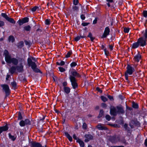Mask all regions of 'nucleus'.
<instances>
[{
    "label": "nucleus",
    "instance_id": "338daca9",
    "mask_svg": "<svg viewBox=\"0 0 147 147\" xmlns=\"http://www.w3.org/2000/svg\"><path fill=\"white\" fill-rule=\"evenodd\" d=\"M43 127H41L40 128L38 129V131L39 132L42 133L43 132Z\"/></svg>",
    "mask_w": 147,
    "mask_h": 147
},
{
    "label": "nucleus",
    "instance_id": "c756f323",
    "mask_svg": "<svg viewBox=\"0 0 147 147\" xmlns=\"http://www.w3.org/2000/svg\"><path fill=\"white\" fill-rule=\"evenodd\" d=\"M8 40L9 42H11L13 43L14 42L15 39L13 35H10L9 36Z\"/></svg>",
    "mask_w": 147,
    "mask_h": 147
},
{
    "label": "nucleus",
    "instance_id": "f704fd0d",
    "mask_svg": "<svg viewBox=\"0 0 147 147\" xmlns=\"http://www.w3.org/2000/svg\"><path fill=\"white\" fill-rule=\"evenodd\" d=\"M104 115V111L102 109H101L100 110L99 115L97 117L98 118H100L102 117Z\"/></svg>",
    "mask_w": 147,
    "mask_h": 147
},
{
    "label": "nucleus",
    "instance_id": "9b49d317",
    "mask_svg": "<svg viewBox=\"0 0 147 147\" xmlns=\"http://www.w3.org/2000/svg\"><path fill=\"white\" fill-rule=\"evenodd\" d=\"M1 16L5 18L7 20L13 24L16 23V21L13 18L9 17L6 13H1Z\"/></svg>",
    "mask_w": 147,
    "mask_h": 147
},
{
    "label": "nucleus",
    "instance_id": "9d476101",
    "mask_svg": "<svg viewBox=\"0 0 147 147\" xmlns=\"http://www.w3.org/2000/svg\"><path fill=\"white\" fill-rule=\"evenodd\" d=\"M29 146L30 147H47L46 144L44 146H42V144L38 142L34 141H29Z\"/></svg>",
    "mask_w": 147,
    "mask_h": 147
},
{
    "label": "nucleus",
    "instance_id": "423d86ee",
    "mask_svg": "<svg viewBox=\"0 0 147 147\" xmlns=\"http://www.w3.org/2000/svg\"><path fill=\"white\" fill-rule=\"evenodd\" d=\"M0 86L2 88L3 91L5 93V97H6L9 96L11 93V90L8 85L7 84H2L0 85Z\"/></svg>",
    "mask_w": 147,
    "mask_h": 147
},
{
    "label": "nucleus",
    "instance_id": "0eeeda50",
    "mask_svg": "<svg viewBox=\"0 0 147 147\" xmlns=\"http://www.w3.org/2000/svg\"><path fill=\"white\" fill-rule=\"evenodd\" d=\"M19 124L21 127H24L27 125H31V122L30 119L26 118L24 120H21L19 123Z\"/></svg>",
    "mask_w": 147,
    "mask_h": 147
},
{
    "label": "nucleus",
    "instance_id": "72a5a7b5",
    "mask_svg": "<svg viewBox=\"0 0 147 147\" xmlns=\"http://www.w3.org/2000/svg\"><path fill=\"white\" fill-rule=\"evenodd\" d=\"M72 54V50H70L68 51L65 56V57L68 58L70 57V55Z\"/></svg>",
    "mask_w": 147,
    "mask_h": 147
},
{
    "label": "nucleus",
    "instance_id": "052dcab7",
    "mask_svg": "<svg viewBox=\"0 0 147 147\" xmlns=\"http://www.w3.org/2000/svg\"><path fill=\"white\" fill-rule=\"evenodd\" d=\"M80 18L82 20H85L86 18L85 15L84 14H82L80 15Z\"/></svg>",
    "mask_w": 147,
    "mask_h": 147
},
{
    "label": "nucleus",
    "instance_id": "37998d69",
    "mask_svg": "<svg viewBox=\"0 0 147 147\" xmlns=\"http://www.w3.org/2000/svg\"><path fill=\"white\" fill-rule=\"evenodd\" d=\"M104 52L106 56H108L109 55V53L108 51L107 50L106 48H105L104 49Z\"/></svg>",
    "mask_w": 147,
    "mask_h": 147
},
{
    "label": "nucleus",
    "instance_id": "1a4fd4ad",
    "mask_svg": "<svg viewBox=\"0 0 147 147\" xmlns=\"http://www.w3.org/2000/svg\"><path fill=\"white\" fill-rule=\"evenodd\" d=\"M137 41L140 47H144L147 44L146 40L143 37L139 38L138 39Z\"/></svg>",
    "mask_w": 147,
    "mask_h": 147
},
{
    "label": "nucleus",
    "instance_id": "bf43d9fd",
    "mask_svg": "<svg viewBox=\"0 0 147 147\" xmlns=\"http://www.w3.org/2000/svg\"><path fill=\"white\" fill-rule=\"evenodd\" d=\"M126 109L129 111H131L133 110L132 108L128 107L126 104Z\"/></svg>",
    "mask_w": 147,
    "mask_h": 147
},
{
    "label": "nucleus",
    "instance_id": "c03bdc74",
    "mask_svg": "<svg viewBox=\"0 0 147 147\" xmlns=\"http://www.w3.org/2000/svg\"><path fill=\"white\" fill-rule=\"evenodd\" d=\"M59 71L61 72H63L65 71V69L63 67H58Z\"/></svg>",
    "mask_w": 147,
    "mask_h": 147
},
{
    "label": "nucleus",
    "instance_id": "412c9836",
    "mask_svg": "<svg viewBox=\"0 0 147 147\" xmlns=\"http://www.w3.org/2000/svg\"><path fill=\"white\" fill-rule=\"evenodd\" d=\"M16 70V66H12L10 68L9 71L11 74H13L15 73Z\"/></svg>",
    "mask_w": 147,
    "mask_h": 147
},
{
    "label": "nucleus",
    "instance_id": "6ab92c4d",
    "mask_svg": "<svg viewBox=\"0 0 147 147\" xmlns=\"http://www.w3.org/2000/svg\"><path fill=\"white\" fill-rule=\"evenodd\" d=\"M140 47L139 43L137 41L136 42H134L131 45V49H135Z\"/></svg>",
    "mask_w": 147,
    "mask_h": 147
},
{
    "label": "nucleus",
    "instance_id": "2eb2a0df",
    "mask_svg": "<svg viewBox=\"0 0 147 147\" xmlns=\"http://www.w3.org/2000/svg\"><path fill=\"white\" fill-rule=\"evenodd\" d=\"M102 125H103V124L100 123L98 124L96 126V127L99 130H108V128L106 127L103 126Z\"/></svg>",
    "mask_w": 147,
    "mask_h": 147
},
{
    "label": "nucleus",
    "instance_id": "f257e3e1",
    "mask_svg": "<svg viewBox=\"0 0 147 147\" xmlns=\"http://www.w3.org/2000/svg\"><path fill=\"white\" fill-rule=\"evenodd\" d=\"M5 56V60L7 63L9 64L12 63L14 65L16 66V69L20 72H22L24 71V66L22 63L20 66L17 65L19 61L18 60L15 58H12L9 54L8 51L7 50H5L4 52Z\"/></svg>",
    "mask_w": 147,
    "mask_h": 147
},
{
    "label": "nucleus",
    "instance_id": "3c124183",
    "mask_svg": "<svg viewBox=\"0 0 147 147\" xmlns=\"http://www.w3.org/2000/svg\"><path fill=\"white\" fill-rule=\"evenodd\" d=\"M78 3H79L78 0H73V3L74 5H76L78 4Z\"/></svg>",
    "mask_w": 147,
    "mask_h": 147
},
{
    "label": "nucleus",
    "instance_id": "8fccbe9b",
    "mask_svg": "<svg viewBox=\"0 0 147 147\" xmlns=\"http://www.w3.org/2000/svg\"><path fill=\"white\" fill-rule=\"evenodd\" d=\"M105 118L108 121H109L111 119V117L109 115H107L105 116Z\"/></svg>",
    "mask_w": 147,
    "mask_h": 147
},
{
    "label": "nucleus",
    "instance_id": "a18cd8bd",
    "mask_svg": "<svg viewBox=\"0 0 147 147\" xmlns=\"http://www.w3.org/2000/svg\"><path fill=\"white\" fill-rule=\"evenodd\" d=\"M129 31V28L125 27L124 28V32L125 33H128Z\"/></svg>",
    "mask_w": 147,
    "mask_h": 147
},
{
    "label": "nucleus",
    "instance_id": "473e14b6",
    "mask_svg": "<svg viewBox=\"0 0 147 147\" xmlns=\"http://www.w3.org/2000/svg\"><path fill=\"white\" fill-rule=\"evenodd\" d=\"M11 85L14 89H17V84L16 81H14L11 82Z\"/></svg>",
    "mask_w": 147,
    "mask_h": 147
},
{
    "label": "nucleus",
    "instance_id": "58836bf2",
    "mask_svg": "<svg viewBox=\"0 0 147 147\" xmlns=\"http://www.w3.org/2000/svg\"><path fill=\"white\" fill-rule=\"evenodd\" d=\"M72 9L74 11L78 12L79 11V7H78L76 6V5L73 6L72 7Z\"/></svg>",
    "mask_w": 147,
    "mask_h": 147
},
{
    "label": "nucleus",
    "instance_id": "4c0bfd02",
    "mask_svg": "<svg viewBox=\"0 0 147 147\" xmlns=\"http://www.w3.org/2000/svg\"><path fill=\"white\" fill-rule=\"evenodd\" d=\"M100 98L101 100L104 102L107 101L108 99L107 98L103 96H100Z\"/></svg>",
    "mask_w": 147,
    "mask_h": 147
},
{
    "label": "nucleus",
    "instance_id": "4be33fe9",
    "mask_svg": "<svg viewBox=\"0 0 147 147\" xmlns=\"http://www.w3.org/2000/svg\"><path fill=\"white\" fill-rule=\"evenodd\" d=\"M65 136L71 142L72 141V137L67 132H64Z\"/></svg>",
    "mask_w": 147,
    "mask_h": 147
},
{
    "label": "nucleus",
    "instance_id": "b1692460",
    "mask_svg": "<svg viewBox=\"0 0 147 147\" xmlns=\"http://www.w3.org/2000/svg\"><path fill=\"white\" fill-rule=\"evenodd\" d=\"M76 142L79 143L81 147H84V146L85 145L84 142L80 138H78Z\"/></svg>",
    "mask_w": 147,
    "mask_h": 147
},
{
    "label": "nucleus",
    "instance_id": "ddd939ff",
    "mask_svg": "<svg viewBox=\"0 0 147 147\" xmlns=\"http://www.w3.org/2000/svg\"><path fill=\"white\" fill-rule=\"evenodd\" d=\"M110 29L109 27H106L103 33L101 36L102 38H106L109 34Z\"/></svg>",
    "mask_w": 147,
    "mask_h": 147
},
{
    "label": "nucleus",
    "instance_id": "dca6fc26",
    "mask_svg": "<svg viewBox=\"0 0 147 147\" xmlns=\"http://www.w3.org/2000/svg\"><path fill=\"white\" fill-rule=\"evenodd\" d=\"M86 36L85 35V34L84 33L83 34V35H82V34H80V36H78L75 37L74 39V41L76 42H77L79 40L80 38H86Z\"/></svg>",
    "mask_w": 147,
    "mask_h": 147
},
{
    "label": "nucleus",
    "instance_id": "0e129e2a",
    "mask_svg": "<svg viewBox=\"0 0 147 147\" xmlns=\"http://www.w3.org/2000/svg\"><path fill=\"white\" fill-rule=\"evenodd\" d=\"M5 25V23L3 21L0 20V27H1L4 26Z\"/></svg>",
    "mask_w": 147,
    "mask_h": 147
},
{
    "label": "nucleus",
    "instance_id": "a19ab883",
    "mask_svg": "<svg viewBox=\"0 0 147 147\" xmlns=\"http://www.w3.org/2000/svg\"><path fill=\"white\" fill-rule=\"evenodd\" d=\"M77 63L76 62H73L70 64V66L71 67H74L77 65Z\"/></svg>",
    "mask_w": 147,
    "mask_h": 147
},
{
    "label": "nucleus",
    "instance_id": "e433bc0d",
    "mask_svg": "<svg viewBox=\"0 0 147 147\" xmlns=\"http://www.w3.org/2000/svg\"><path fill=\"white\" fill-rule=\"evenodd\" d=\"M45 23L46 25L49 26L51 24L50 19H46L45 22Z\"/></svg>",
    "mask_w": 147,
    "mask_h": 147
},
{
    "label": "nucleus",
    "instance_id": "09e8293b",
    "mask_svg": "<svg viewBox=\"0 0 147 147\" xmlns=\"http://www.w3.org/2000/svg\"><path fill=\"white\" fill-rule=\"evenodd\" d=\"M108 98L111 101H113L114 99L113 97V96H111L110 95L108 94L107 96Z\"/></svg>",
    "mask_w": 147,
    "mask_h": 147
},
{
    "label": "nucleus",
    "instance_id": "6e6552de",
    "mask_svg": "<svg viewBox=\"0 0 147 147\" xmlns=\"http://www.w3.org/2000/svg\"><path fill=\"white\" fill-rule=\"evenodd\" d=\"M126 71L125 73L129 74L131 75L135 71V69L134 67L129 64H127L126 68Z\"/></svg>",
    "mask_w": 147,
    "mask_h": 147
},
{
    "label": "nucleus",
    "instance_id": "f03ea898",
    "mask_svg": "<svg viewBox=\"0 0 147 147\" xmlns=\"http://www.w3.org/2000/svg\"><path fill=\"white\" fill-rule=\"evenodd\" d=\"M69 79L73 89L75 90L78 88V85L77 82L76 78H80L81 75L75 69L69 71Z\"/></svg>",
    "mask_w": 147,
    "mask_h": 147
},
{
    "label": "nucleus",
    "instance_id": "7c9ffc66",
    "mask_svg": "<svg viewBox=\"0 0 147 147\" xmlns=\"http://www.w3.org/2000/svg\"><path fill=\"white\" fill-rule=\"evenodd\" d=\"M132 108L135 109H138L139 108V105L137 103H135L134 101L132 102Z\"/></svg>",
    "mask_w": 147,
    "mask_h": 147
},
{
    "label": "nucleus",
    "instance_id": "603ef678",
    "mask_svg": "<svg viewBox=\"0 0 147 147\" xmlns=\"http://www.w3.org/2000/svg\"><path fill=\"white\" fill-rule=\"evenodd\" d=\"M118 97L121 100H123L125 98V97L124 96L121 94H119V95Z\"/></svg>",
    "mask_w": 147,
    "mask_h": 147
},
{
    "label": "nucleus",
    "instance_id": "13d9d810",
    "mask_svg": "<svg viewBox=\"0 0 147 147\" xmlns=\"http://www.w3.org/2000/svg\"><path fill=\"white\" fill-rule=\"evenodd\" d=\"M40 25H39L38 26V28L36 30L37 32H42V30L40 28Z\"/></svg>",
    "mask_w": 147,
    "mask_h": 147
},
{
    "label": "nucleus",
    "instance_id": "680f3d73",
    "mask_svg": "<svg viewBox=\"0 0 147 147\" xmlns=\"http://www.w3.org/2000/svg\"><path fill=\"white\" fill-rule=\"evenodd\" d=\"M98 18L97 17L95 18V19L93 21L92 24H94L97 23Z\"/></svg>",
    "mask_w": 147,
    "mask_h": 147
},
{
    "label": "nucleus",
    "instance_id": "ea45409f",
    "mask_svg": "<svg viewBox=\"0 0 147 147\" xmlns=\"http://www.w3.org/2000/svg\"><path fill=\"white\" fill-rule=\"evenodd\" d=\"M65 62L64 61H61L60 63L58 62H57L56 63V64L58 65L63 66L65 65Z\"/></svg>",
    "mask_w": 147,
    "mask_h": 147
},
{
    "label": "nucleus",
    "instance_id": "f8f14e48",
    "mask_svg": "<svg viewBox=\"0 0 147 147\" xmlns=\"http://www.w3.org/2000/svg\"><path fill=\"white\" fill-rule=\"evenodd\" d=\"M29 20V18L27 17H25L21 20L20 19L17 22V23H18L19 25L21 26L23 24L28 23Z\"/></svg>",
    "mask_w": 147,
    "mask_h": 147
},
{
    "label": "nucleus",
    "instance_id": "79ce46f5",
    "mask_svg": "<svg viewBox=\"0 0 147 147\" xmlns=\"http://www.w3.org/2000/svg\"><path fill=\"white\" fill-rule=\"evenodd\" d=\"M143 16L145 18H147V11L144 10L142 13Z\"/></svg>",
    "mask_w": 147,
    "mask_h": 147
},
{
    "label": "nucleus",
    "instance_id": "c85d7f7f",
    "mask_svg": "<svg viewBox=\"0 0 147 147\" xmlns=\"http://www.w3.org/2000/svg\"><path fill=\"white\" fill-rule=\"evenodd\" d=\"M87 37L90 38V40L92 42H93L95 39V38L94 37H93L92 34L91 32H89L88 33V34Z\"/></svg>",
    "mask_w": 147,
    "mask_h": 147
},
{
    "label": "nucleus",
    "instance_id": "5701e85b",
    "mask_svg": "<svg viewBox=\"0 0 147 147\" xmlns=\"http://www.w3.org/2000/svg\"><path fill=\"white\" fill-rule=\"evenodd\" d=\"M0 128L2 129V131H7L9 129V127L8 126V125L7 123L5 126L0 127Z\"/></svg>",
    "mask_w": 147,
    "mask_h": 147
},
{
    "label": "nucleus",
    "instance_id": "de8ad7c7",
    "mask_svg": "<svg viewBox=\"0 0 147 147\" xmlns=\"http://www.w3.org/2000/svg\"><path fill=\"white\" fill-rule=\"evenodd\" d=\"M128 75H129L125 73V79L127 81L128 83H129L130 82L128 80Z\"/></svg>",
    "mask_w": 147,
    "mask_h": 147
},
{
    "label": "nucleus",
    "instance_id": "c9c22d12",
    "mask_svg": "<svg viewBox=\"0 0 147 147\" xmlns=\"http://www.w3.org/2000/svg\"><path fill=\"white\" fill-rule=\"evenodd\" d=\"M120 119L118 121V123L120 124H123L124 123V121L123 117L121 116L119 117Z\"/></svg>",
    "mask_w": 147,
    "mask_h": 147
},
{
    "label": "nucleus",
    "instance_id": "39448f33",
    "mask_svg": "<svg viewBox=\"0 0 147 147\" xmlns=\"http://www.w3.org/2000/svg\"><path fill=\"white\" fill-rule=\"evenodd\" d=\"M125 111L121 105L117 106L116 107L114 106L110 108V114L113 116H116L117 114H123L125 113Z\"/></svg>",
    "mask_w": 147,
    "mask_h": 147
},
{
    "label": "nucleus",
    "instance_id": "f3484780",
    "mask_svg": "<svg viewBox=\"0 0 147 147\" xmlns=\"http://www.w3.org/2000/svg\"><path fill=\"white\" fill-rule=\"evenodd\" d=\"M142 56L139 53H138L134 57V59L135 61L137 62H138L140 61V59H141Z\"/></svg>",
    "mask_w": 147,
    "mask_h": 147
},
{
    "label": "nucleus",
    "instance_id": "bb28decb",
    "mask_svg": "<svg viewBox=\"0 0 147 147\" xmlns=\"http://www.w3.org/2000/svg\"><path fill=\"white\" fill-rule=\"evenodd\" d=\"M31 27L29 25H28L24 26L23 27V30L26 31L28 32H29L30 31L31 29Z\"/></svg>",
    "mask_w": 147,
    "mask_h": 147
},
{
    "label": "nucleus",
    "instance_id": "864d4df0",
    "mask_svg": "<svg viewBox=\"0 0 147 147\" xmlns=\"http://www.w3.org/2000/svg\"><path fill=\"white\" fill-rule=\"evenodd\" d=\"M144 38L146 40L147 39V29H146L145 30V32L144 34Z\"/></svg>",
    "mask_w": 147,
    "mask_h": 147
},
{
    "label": "nucleus",
    "instance_id": "4d7b16f0",
    "mask_svg": "<svg viewBox=\"0 0 147 147\" xmlns=\"http://www.w3.org/2000/svg\"><path fill=\"white\" fill-rule=\"evenodd\" d=\"M22 82L23 83H26L27 82V80L25 76H24Z\"/></svg>",
    "mask_w": 147,
    "mask_h": 147
},
{
    "label": "nucleus",
    "instance_id": "e2e57ef3",
    "mask_svg": "<svg viewBox=\"0 0 147 147\" xmlns=\"http://www.w3.org/2000/svg\"><path fill=\"white\" fill-rule=\"evenodd\" d=\"M114 45H109V48L111 51H112L113 49Z\"/></svg>",
    "mask_w": 147,
    "mask_h": 147
},
{
    "label": "nucleus",
    "instance_id": "20e7f679",
    "mask_svg": "<svg viewBox=\"0 0 147 147\" xmlns=\"http://www.w3.org/2000/svg\"><path fill=\"white\" fill-rule=\"evenodd\" d=\"M109 140L113 144H116L119 142L125 144L126 142L124 137H121L120 135L116 134L112 136H110L109 138Z\"/></svg>",
    "mask_w": 147,
    "mask_h": 147
},
{
    "label": "nucleus",
    "instance_id": "a878e982",
    "mask_svg": "<svg viewBox=\"0 0 147 147\" xmlns=\"http://www.w3.org/2000/svg\"><path fill=\"white\" fill-rule=\"evenodd\" d=\"M24 42L23 41H20L19 42L17 45V47L18 49H21L24 46Z\"/></svg>",
    "mask_w": 147,
    "mask_h": 147
},
{
    "label": "nucleus",
    "instance_id": "393cba45",
    "mask_svg": "<svg viewBox=\"0 0 147 147\" xmlns=\"http://www.w3.org/2000/svg\"><path fill=\"white\" fill-rule=\"evenodd\" d=\"M40 7L35 6L31 9L32 12H34L36 11H38L40 10Z\"/></svg>",
    "mask_w": 147,
    "mask_h": 147
},
{
    "label": "nucleus",
    "instance_id": "4468645a",
    "mask_svg": "<svg viewBox=\"0 0 147 147\" xmlns=\"http://www.w3.org/2000/svg\"><path fill=\"white\" fill-rule=\"evenodd\" d=\"M84 137L86 138L84 140V141L86 142H88L90 140H92L93 139V136L90 134H85Z\"/></svg>",
    "mask_w": 147,
    "mask_h": 147
},
{
    "label": "nucleus",
    "instance_id": "cd10ccee",
    "mask_svg": "<svg viewBox=\"0 0 147 147\" xmlns=\"http://www.w3.org/2000/svg\"><path fill=\"white\" fill-rule=\"evenodd\" d=\"M64 92L67 94H69L70 92V88L68 87H64L63 88Z\"/></svg>",
    "mask_w": 147,
    "mask_h": 147
},
{
    "label": "nucleus",
    "instance_id": "6e6d98bb",
    "mask_svg": "<svg viewBox=\"0 0 147 147\" xmlns=\"http://www.w3.org/2000/svg\"><path fill=\"white\" fill-rule=\"evenodd\" d=\"M89 24V23L83 22L82 23L81 25L83 26H88Z\"/></svg>",
    "mask_w": 147,
    "mask_h": 147
},
{
    "label": "nucleus",
    "instance_id": "5fc2aeb1",
    "mask_svg": "<svg viewBox=\"0 0 147 147\" xmlns=\"http://www.w3.org/2000/svg\"><path fill=\"white\" fill-rule=\"evenodd\" d=\"M96 90L100 93H102V90L98 87L96 88Z\"/></svg>",
    "mask_w": 147,
    "mask_h": 147
},
{
    "label": "nucleus",
    "instance_id": "7ed1b4c3",
    "mask_svg": "<svg viewBox=\"0 0 147 147\" xmlns=\"http://www.w3.org/2000/svg\"><path fill=\"white\" fill-rule=\"evenodd\" d=\"M32 60L35 62H36L37 59L35 58L31 57L30 58L28 57L27 59V63L28 65L31 67L33 71L36 73H40L42 74V72L41 70L37 67V65L34 62L32 61Z\"/></svg>",
    "mask_w": 147,
    "mask_h": 147
},
{
    "label": "nucleus",
    "instance_id": "49530a36",
    "mask_svg": "<svg viewBox=\"0 0 147 147\" xmlns=\"http://www.w3.org/2000/svg\"><path fill=\"white\" fill-rule=\"evenodd\" d=\"M87 126L86 123L84 122L83 124L82 128L86 130L87 129Z\"/></svg>",
    "mask_w": 147,
    "mask_h": 147
},
{
    "label": "nucleus",
    "instance_id": "774afa93",
    "mask_svg": "<svg viewBox=\"0 0 147 147\" xmlns=\"http://www.w3.org/2000/svg\"><path fill=\"white\" fill-rule=\"evenodd\" d=\"M62 84H63V86L64 87H66V86L67 85V83L66 81H65V82H63L62 83Z\"/></svg>",
    "mask_w": 147,
    "mask_h": 147
},
{
    "label": "nucleus",
    "instance_id": "69168bd1",
    "mask_svg": "<svg viewBox=\"0 0 147 147\" xmlns=\"http://www.w3.org/2000/svg\"><path fill=\"white\" fill-rule=\"evenodd\" d=\"M73 138L74 140H76V141L78 139V138H77L76 134H74L73 135Z\"/></svg>",
    "mask_w": 147,
    "mask_h": 147
},
{
    "label": "nucleus",
    "instance_id": "2f4dec72",
    "mask_svg": "<svg viewBox=\"0 0 147 147\" xmlns=\"http://www.w3.org/2000/svg\"><path fill=\"white\" fill-rule=\"evenodd\" d=\"M18 120H22L23 118L20 112H18Z\"/></svg>",
    "mask_w": 147,
    "mask_h": 147
},
{
    "label": "nucleus",
    "instance_id": "a211bd4d",
    "mask_svg": "<svg viewBox=\"0 0 147 147\" xmlns=\"http://www.w3.org/2000/svg\"><path fill=\"white\" fill-rule=\"evenodd\" d=\"M124 127L125 130L128 133L131 134L132 130L128 126V124L127 123H125L124 124Z\"/></svg>",
    "mask_w": 147,
    "mask_h": 147
},
{
    "label": "nucleus",
    "instance_id": "aec40b11",
    "mask_svg": "<svg viewBox=\"0 0 147 147\" xmlns=\"http://www.w3.org/2000/svg\"><path fill=\"white\" fill-rule=\"evenodd\" d=\"M8 136L9 139L13 141H15L16 140L17 137L16 134L13 136L11 135L10 133L8 134Z\"/></svg>",
    "mask_w": 147,
    "mask_h": 147
}]
</instances>
